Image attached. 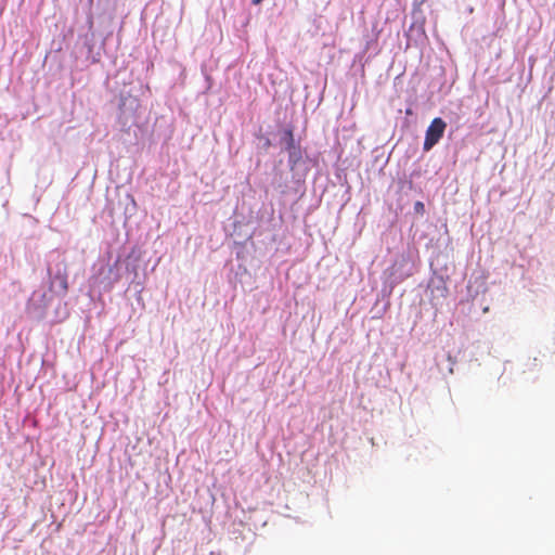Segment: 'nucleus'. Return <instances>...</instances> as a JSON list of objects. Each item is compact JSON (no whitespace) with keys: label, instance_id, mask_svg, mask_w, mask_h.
Masks as SVG:
<instances>
[{"label":"nucleus","instance_id":"nucleus-5","mask_svg":"<svg viewBox=\"0 0 555 555\" xmlns=\"http://www.w3.org/2000/svg\"><path fill=\"white\" fill-rule=\"evenodd\" d=\"M415 209L418 210V209H424V204L422 202H417L415 204Z\"/></svg>","mask_w":555,"mask_h":555},{"label":"nucleus","instance_id":"nucleus-3","mask_svg":"<svg viewBox=\"0 0 555 555\" xmlns=\"http://www.w3.org/2000/svg\"><path fill=\"white\" fill-rule=\"evenodd\" d=\"M284 141H285L287 151L291 152L292 150L295 149V139H294L293 131L291 129L285 131Z\"/></svg>","mask_w":555,"mask_h":555},{"label":"nucleus","instance_id":"nucleus-2","mask_svg":"<svg viewBox=\"0 0 555 555\" xmlns=\"http://www.w3.org/2000/svg\"><path fill=\"white\" fill-rule=\"evenodd\" d=\"M49 306V299L47 298V295L43 293L40 295L39 301L36 300L35 294L31 298L27 301L26 305V311L28 314H30L33 318L37 320H41L46 315V311Z\"/></svg>","mask_w":555,"mask_h":555},{"label":"nucleus","instance_id":"nucleus-1","mask_svg":"<svg viewBox=\"0 0 555 555\" xmlns=\"http://www.w3.org/2000/svg\"><path fill=\"white\" fill-rule=\"evenodd\" d=\"M446 128L447 122L442 118L436 117L431 120L425 132V140L423 144V150L425 152L430 151L440 141Z\"/></svg>","mask_w":555,"mask_h":555},{"label":"nucleus","instance_id":"nucleus-6","mask_svg":"<svg viewBox=\"0 0 555 555\" xmlns=\"http://www.w3.org/2000/svg\"><path fill=\"white\" fill-rule=\"evenodd\" d=\"M263 0H251L253 4H260Z\"/></svg>","mask_w":555,"mask_h":555},{"label":"nucleus","instance_id":"nucleus-4","mask_svg":"<svg viewBox=\"0 0 555 555\" xmlns=\"http://www.w3.org/2000/svg\"><path fill=\"white\" fill-rule=\"evenodd\" d=\"M59 278L61 280V287H62L63 294H66L68 291L67 280L65 276H59Z\"/></svg>","mask_w":555,"mask_h":555}]
</instances>
